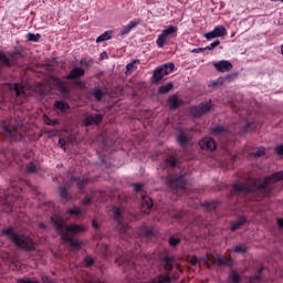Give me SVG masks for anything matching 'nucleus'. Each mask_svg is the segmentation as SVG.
<instances>
[{
    "instance_id": "1",
    "label": "nucleus",
    "mask_w": 283,
    "mask_h": 283,
    "mask_svg": "<svg viewBox=\"0 0 283 283\" xmlns=\"http://www.w3.org/2000/svg\"><path fill=\"white\" fill-rule=\"evenodd\" d=\"M283 180V170L265 177L264 181H254L252 184L237 182L231 190L232 196H255L256 193H263L269 196L271 193V186L273 182Z\"/></svg>"
},
{
    "instance_id": "2",
    "label": "nucleus",
    "mask_w": 283,
    "mask_h": 283,
    "mask_svg": "<svg viewBox=\"0 0 283 283\" xmlns=\"http://www.w3.org/2000/svg\"><path fill=\"white\" fill-rule=\"evenodd\" d=\"M51 220L53 222L55 231L60 233L62 240L66 244H70L73 251H78V249H81V243L75 238V235H78V233H83V231H85V227L77 224L67 226L65 223V220H63L60 216H54L51 218Z\"/></svg>"
},
{
    "instance_id": "3",
    "label": "nucleus",
    "mask_w": 283,
    "mask_h": 283,
    "mask_svg": "<svg viewBox=\"0 0 283 283\" xmlns=\"http://www.w3.org/2000/svg\"><path fill=\"white\" fill-rule=\"evenodd\" d=\"M191 264H207V266H211V264H217L218 266H231L233 264V260L227 256H213V254H207L206 256L198 258L192 256L189 259Z\"/></svg>"
},
{
    "instance_id": "4",
    "label": "nucleus",
    "mask_w": 283,
    "mask_h": 283,
    "mask_svg": "<svg viewBox=\"0 0 283 283\" xmlns=\"http://www.w3.org/2000/svg\"><path fill=\"white\" fill-rule=\"evenodd\" d=\"M2 234L8 235L13 244H15V247H19V249H24L25 251H32V249H34V241H32L30 237L14 233L12 229L2 230Z\"/></svg>"
},
{
    "instance_id": "5",
    "label": "nucleus",
    "mask_w": 283,
    "mask_h": 283,
    "mask_svg": "<svg viewBox=\"0 0 283 283\" xmlns=\"http://www.w3.org/2000/svg\"><path fill=\"white\" fill-rule=\"evenodd\" d=\"M175 36H178V28L169 25L158 35L156 44L158 48H165V45H167L171 39H175Z\"/></svg>"
},
{
    "instance_id": "6",
    "label": "nucleus",
    "mask_w": 283,
    "mask_h": 283,
    "mask_svg": "<svg viewBox=\"0 0 283 283\" xmlns=\"http://www.w3.org/2000/svg\"><path fill=\"white\" fill-rule=\"evenodd\" d=\"M112 213L117 222L116 229L120 233H127V220L125 219V210L123 208L114 207Z\"/></svg>"
},
{
    "instance_id": "7",
    "label": "nucleus",
    "mask_w": 283,
    "mask_h": 283,
    "mask_svg": "<svg viewBox=\"0 0 283 283\" xmlns=\"http://www.w3.org/2000/svg\"><path fill=\"white\" fill-rule=\"evenodd\" d=\"M175 67L176 66L174 65V63H166L155 69L153 78H151L153 83L161 82L164 76H168V74H171L174 72Z\"/></svg>"
},
{
    "instance_id": "8",
    "label": "nucleus",
    "mask_w": 283,
    "mask_h": 283,
    "mask_svg": "<svg viewBox=\"0 0 283 283\" xmlns=\"http://www.w3.org/2000/svg\"><path fill=\"white\" fill-rule=\"evenodd\" d=\"M9 56L11 60L8 59V56L0 52V65L3 67H12L19 59H21V52L19 50H15L13 52L9 53Z\"/></svg>"
},
{
    "instance_id": "9",
    "label": "nucleus",
    "mask_w": 283,
    "mask_h": 283,
    "mask_svg": "<svg viewBox=\"0 0 283 283\" xmlns=\"http://www.w3.org/2000/svg\"><path fill=\"white\" fill-rule=\"evenodd\" d=\"M185 185H187V179L185 178V175L168 178V186L172 190L185 191Z\"/></svg>"
},
{
    "instance_id": "10",
    "label": "nucleus",
    "mask_w": 283,
    "mask_h": 283,
    "mask_svg": "<svg viewBox=\"0 0 283 283\" xmlns=\"http://www.w3.org/2000/svg\"><path fill=\"white\" fill-rule=\"evenodd\" d=\"M21 132H22V128L4 125L2 126L1 134L7 136L8 138H12L13 140H21L22 138Z\"/></svg>"
},
{
    "instance_id": "11",
    "label": "nucleus",
    "mask_w": 283,
    "mask_h": 283,
    "mask_svg": "<svg viewBox=\"0 0 283 283\" xmlns=\"http://www.w3.org/2000/svg\"><path fill=\"white\" fill-rule=\"evenodd\" d=\"M222 36H227V28L224 25H217L212 31L205 34V39H207L208 41Z\"/></svg>"
},
{
    "instance_id": "12",
    "label": "nucleus",
    "mask_w": 283,
    "mask_h": 283,
    "mask_svg": "<svg viewBox=\"0 0 283 283\" xmlns=\"http://www.w3.org/2000/svg\"><path fill=\"white\" fill-rule=\"evenodd\" d=\"M211 109V102H205L199 104L198 106H195L190 109V114L195 116V118H198L199 116H202V114H207Z\"/></svg>"
},
{
    "instance_id": "13",
    "label": "nucleus",
    "mask_w": 283,
    "mask_h": 283,
    "mask_svg": "<svg viewBox=\"0 0 283 283\" xmlns=\"http://www.w3.org/2000/svg\"><path fill=\"white\" fill-rule=\"evenodd\" d=\"M4 90H9V92H14L15 96L18 97L22 96L23 98H25V96H28V88H25V86L21 84H6Z\"/></svg>"
},
{
    "instance_id": "14",
    "label": "nucleus",
    "mask_w": 283,
    "mask_h": 283,
    "mask_svg": "<svg viewBox=\"0 0 283 283\" xmlns=\"http://www.w3.org/2000/svg\"><path fill=\"white\" fill-rule=\"evenodd\" d=\"M199 147L205 149L206 151H216V140L211 137H205L199 142Z\"/></svg>"
},
{
    "instance_id": "15",
    "label": "nucleus",
    "mask_w": 283,
    "mask_h": 283,
    "mask_svg": "<svg viewBox=\"0 0 283 283\" xmlns=\"http://www.w3.org/2000/svg\"><path fill=\"white\" fill-rule=\"evenodd\" d=\"M212 65L217 70V72H231V70H233V64H231L227 60L213 62Z\"/></svg>"
},
{
    "instance_id": "16",
    "label": "nucleus",
    "mask_w": 283,
    "mask_h": 283,
    "mask_svg": "<svg viewBox=\"0 0 283 283\" xmlns=\"http://www.w3.org/2000/svg\"><path fill=\"white\" fill-rule=\"evenodd\" d=\"M17 198H19V195L8 196L6 198V201H4L6 213H11L12 211H14V206L12 205V202H14Z\"/></svg>"
},
{
    "instance_id": "17",
    "label": "nucleus",
    "mask_w": 283,
    "mask_h": 283,
    "mask_svg": "<svg viewBox=\"0 0 283 283\" xmlns=\"http://www.w3.org/2000/svg\"><path fill=\"white\" fill-rule=\"evenodd\" d=\"M99 120H103V115H101V114H96L95 116L88 115L84 119V125L86 127H90V125H98Z\"/></svg>"
},
{
    "instance_id": "18",
    "label": "nucleus",
    "mask_w": 283,
    "mask_h": 283,
    "mask_svg": "<svg viewBox=\"0 0 283 283\" xmlns=\"http://www.w3.org/2000/svg\"><path fill=\"white\" fill-rule=\"evenodd\" d=\"M116 263L118 266H123L124 271H129V269H134V262L129 261L126 256H120L116 259Z\"/></svg>"
},
{
    "instance_id": "19",
    "label": "nucleus",
    "mask_w": 283,
    "mask_h": 283,
    "mask_svg": "<svg viewBox=\"0 0 283 283\" xmlns=\"http://www.w3.org/2000/svg\"><path fill=\"white\" fill-rule=\"evenodd\" d=\"M151 207H154V201H151V198L142 195V211L143 213H147V211H149V209H151Z\"/></svg>"
},
{
    "instance_id": "20",
    "label": "nucleus",
    "mask_w": 283,
    "mask_h": 283,
    "mask_svg": "<svg viewBox=\"0 0 283 283\" xmlns=\"http://www.w3.org/2000/svg\"><path fill=\"white\" fill-rule=\"evenodd\" d=\"M55 112H61L62 114H67L70 109V104L65 101H57L54 103Z\"/></svg>"
},
{
    "instance_id": "21",
    "label": "nucleus",
    "mask_w": 283,
    "mask_h": 283,
    "mask_svg": "<svg viewBox=\"0 0 283 283\" xmlns=\"http://www.w3.org/2000/svg\"><path fill=\"white\" fill-rule=\"evenodd\" d=\"M85 208H78V207H74V208H72V209H69L67 211H66V213L69 214V216H73L74 218H78V219H81V218H83L84 216H85Z\"/></svg>"
},
{
    "instance_id": "22",
    "label": "nucleus",
    "mask_w": 283,
    "mask_h": 283,
    "mask_svg": "<svg viewBox=\"0 0 283 283\" xmlns=\"http://www.w3.org/2000/svg\"><path fill=\"white\" fill-rule=\"evenodd\" d=\"M139 23H140V22H138V21H130L126 27H124V28L120 30V32H119L120 36H125V35H127V34H129V33L134 30V28H137V25H138Z\"/></svg>"
},
{
    "instance_id": "23",
    "label": "nucleus",
    "mask_w": 283,
    "mask_h": 283,
    "mask_svg": "<svg viewBox=\"0 0 283 283\" xmlns=\"http://www.w3.org/2000/svg\"><path fill=\"white\" fill-rule=\"evenodd\" d=\"M181 103H182V99H180V97H178L177 95H172L168 99V106L170 107V109H178Z\"/></svg>"
},
{
    "instance_id": "24",
    "label": "nucleus",
    "mask_w": 283,
    "mask_h": 283,
    "mask_svg": "<svg viewBox=\"0 0 283 283\" xmlns=\"http://www.w3.org/2000/svg\"><path fill=\"white\" fill-rule=\"evenodd\" d=\"M177 140L185 147L189 143V137L187 136V132L184 129H179L177 133Z\"/></svg>"
},
{
    "instance_id": "25",
    "label": "nucleus",
    "mask_w": 283,
    "mask_h": 283,
    "mask_svg": "<svg viewBox=\"0 0 283 283\" xmlns=\"http://www.w3.org/2000/svg\"><path fill=\"white\" fill-rule=\"evenodd\" d=\"M85 74V70L81 67H74L69 74L67 78H81Z\"/></svg>"
},
{
    "instance_id": "26",
    "label": "nucleus",
    "mask_w": 283,
    "mask_h": 283,
    "mask_svg": "<svg viewBox=\"0 0 283 283\" xmlns=\"http://www.w3.org/2000/svg\"><path fill=\"white\" fill-rule=\"evenodd\" d=\"M112 34H114V31L112 30L105 31L99 36H97L96 43H103V41H109V39H112Z\"/></svg>"
},
{
    "instance_id": "27",
    "label": "nucleus",
    "mask_w": 283,
    "mask_h": 283,
    "mask_svg": "<svg viewBox=\"0 0 283 283\" xmlns=\"http://www.w3.org/2000/svg\"><path fill=\"white\" fill-rule=\"evenodd\" d=\"M138 63H140L139 60H134L133 62L128 63L126 65V74H132V72H136V70H138Z\"/></svg>"
},
{
    "instance_id": "28",
    "label": "nucleus",
    "mask_w": 283,
    "mask_h": 283,
    "mask_svg": "<svg viewBox=\"0 0 283 283\" xmlns=\"http://www.w3.org/2000/svg\"><path fill=\"white\" fill-rule=\"evenodd\" d=\"M139 235L142 238H151L154 235V230L147 228L146 226L142 227L139 230Z\"/></svg>"
},
{
    "instance_id": "29",
    "label": "nucleus",
    "mask_w": 283,
    "mask_h": 283,
    "mask_svg": "<svg viewBox=\"0 0 283 283\" xmlns=\"http://www.w3.org/2000/svg\"><path fill=\"white\" fill-rule=\"evenodd\" d=\"M247 222V218L240 217L237 221L231 224V231H238Z\"/></svg>"
},
{
    "instance_id": "30",
    "label": "nucleus",
    "mask_w": 283,
    "mask_h": 283,
    "mask_svg": "<svg viewBox=\"0 0 283 283\" xmlns=\"http://www.w3.org/2000/svg\"><path fill=\"white\" fill-rule=\"evenodd\" d=\"M41 167L34 163H29L27 165V174H36Z\"/></svg>"
},
{
    "instance_id": "31",
    "label": "nucleus",
    "mask_w": 283,
    "mask_h": 283,
    "mask_svg": "<svg viewBox=\"0 0 283 283\" xmlns=\"http://www.w3.org/2000/svg\"><path fill=\"white\" fill-rule=\"evenodd\" d=\"M172 88H174V84L172 83H168V84L161 85L158 88V93L159 94H167L168 92H171Z\"/></svg>"
},
{
    "instance_id": "32",
    "label": "nucleus",
    "mask_w": 283,
    "mask_h": 283,
    "mask_svg": "<svg viewBox=\"0 0 283 283\" xmlns=\"http://www.w3.org/2000/svg\"><path fill=\"white\" fill-rule=\"evenodd\" d=\"M214 136H224L227 134V128L223 126H217L212 129Z\"/></svg>"
},
{
    "instance_id": "33",
    "label": "nucleus",
    "mask_w": 283,
    "mask_h": 283,
    "mask_svg": "<svg viewBox=\"0 0 283 283\" xmlns=\"http://www.w3.org/2000/svg\"><path fill=\"white\" fill-rule=\"evenodd\" d=\"M234 253H247L249 251V247L247 244H238L233 248Z\"/></svg>"
},
{
    "instance_id": "34",
    "label": "nucleus",
    "mask_w": 283,
    "mask_h": 283,
    "mask_svg": "<svg viewBox=\"0 0 283 283\" xmlns=\"http://www.w3.org/2000/svg\"><path fill=\"white\" fill-rule=\"evenodd\" d=\"M25 39L29 40V41H32L33 43H36L39 41V39H41V34L36 33H28L25 35Z\"/></svg>"
},
{
    "instance_id": "35",
    "label": "nucleus",
    "mask_w": 283,
    "mask_h": 283,
    "mask_svg": "<svg viewBox=\"0 0 283 283\" xmlns=\"http://www.w3.org/2000/svg\"><path fill=\"white\" fill-rule=\"evenodd\" d=\"M93 96H95L96 101H101V98H103V96H105V92H103V90H101V88H95L93 91Z\"/></svg>"
},
{
    "instance_id": "36",
    "label": "nucleus",
    "mask_w": 283,
    "mask_h": 283,
    "mask_svg": "<svg viewBox=\"0 0 283 283\" xmlns=\"http://www.w3.org/2000/svg\"><path fill=\"white\" fill-rule=\"evenodd\" d=\"M178 163V159H176V157L174 156H169L167 159H166V165L168 167H176V164Z\"/></svg>"
},
{
    "instance_id": "37",
    "label": "nucleus",
    "mask_w": 283,
    "mask_h": 283,
    "mask_svg": "<svg viewBox=\"0 0 283 283\" xmlns=\"http://www.w3.org/2000/svg\"><path fill=\"white\" fill-rule=\"evenodd\" d=\"M53 83H54L55 87H57V90H60L61 92H67V88H65V86H63V84L61 83V80L54 78Z\"/></svg>"
},
{
    "instance_id": "38",
    "label": "nucleus",
    "mask_w": 283,
    "mask_h": 283,
    "mask_svg": "<svg viewBox=\"0 0 283 283\" xmlns=\"http://www.w3.org/2000/svg\"><path fill=\"white\" fill-rule=\"evenodd\" d=\"M261 273H262V269L259 270L256 275L250 277V283L260 282V280H262Z\"/></svg>"
},
{
    "instance_id": "39",
    "label": "nucleus",
    "mask_w": 283,
    "mask_h": 283,
    "mask_svg": "<svg viewBox=\"0 0 283 283\" xmlns=\"http://www.w3.org/2000/svg\"><path fill=\"white\" fill-rule=\"evenodd\" d=\"M60 193L61 198H63L65 201L70 200V197L67 196V190L64 187H60Z\"/></svg>"
},
{
    "instance_id": "40",
    "label": "nucleus",
    "mask_w": 283,
    "mask_h": 283,
    "mask_svg": "<svg viewBox=\"0 0 283 283\" xmlns=\"http://www.w3.org/2000/svg\"><path fill=\"white\" fill-rule=\"evenodd\" d=\"M265 154H266L265 148H259L255 153H253V156H255L256 158H260L261 156H264Z\"/></svg>"
},
{
    "instance_id": "41",
    "label": "nucleus",
    "mask_w": 283,
    "mask_h": 283,
    "mask_svg": "<svg viewBox=\"0 0 283 283\" xmlns=\"http://www.w3.org/2000/svg\"><path fill=\"white\" fill-rule=\"evenodd\" d=\"M218 45H220V40H216L214 42L210 43L206 50H214V48H218Z\"/></svg>"
},
{
    "instance_id": "42",
    "label": "nucleus",
    "mask_w": 283,
    "mask_h": 283,
    "mask_svg": "<svg viewBox=\"0 0 283 283\" xmlns=\"http://www.w3.org/2000/svg\"><path fill=\"white\" fill-rule=\"evenodd\" d=\"M178 242H180V239L176 238V237H170L169 238V244L170 247H176V244H178Z\"/></svg>"
},
{
    "instance_id": "43",
    "label": "nucleus",
    "mask_w": 283,
    "mask_h": 283,
    "mask_svg": "<svg viewBox=\"0 0 283 283\" xmlns=\"http://www.w3.org/2000/svg\"><path fill=\"white\" fill-rule=\"evenodd\" d=\"M84 262L86 266H92V264H94V259H92L91 256H87L84 259Z\"/></svg>"
},
{
    "instance_id": "44",
    "label": "nucleus",
    "mask_w": 283,
    "mask_h": 283,
    "mask_svg": "<svg viewBox=\"0 0 283 283\" xmlns=\"http://www.w3.org/2000/svg\"><path fill=\"white\" fill-rule=\"evenodd\" d=\"M134 190H135L137 193H140V191L143 190V184H135V185H134Z\"/></svg>"
},
{
    "instance_id": "45",
    "label": "nucleus",
    "mask_w": 283,
    "mask_h": 283,
    "mask_svg": "<svg viewBox=\"0 0 283 283\" xmlns=\"http://www.w3.org/2000/svg\"><path fill=\"white\" fill-rule=\"evenodd\" d=\"M275 151L277 156H283V145L276 146Z\"/></svg>"
},
{
    "instance_id": "46",
    "label": "nucleus",
    "mask_w": 283,
    "mask_h": 283,
    "mask_svg": "<svg viewBox=\"0 0 283 283\" xmlns=\"http://www.w3.org/2000/svg\"><path fill=\"white\" fill-rule=\"evenodd\" d=\"M82 205H83V207H87V206L92 205V199H90V198L83 199Z\"/></svg>"
},
{
    "instance_id": "47",
    "label": "nucleus",
    "mask_w": 283,
    "mask_h": 283,
    "mask_svg": "<svg viewBox=\"0 0 283 283\" xmlns=\"http://www.w3.org/2000/svg\"><path fill=\"white\" fill-rule=\"evenodd\" d=\"M43 122L45 123V125H52V119L48 117V115H43Z\"/></svg>"
},
{
    "instance_id": "48",
    "label": "nucleus",
    "mask_w": 283,
    "mask_h": 283,
    "mask_svg": "<svg viewBox=\"0 0 283 283\" xmlns=\"http://www.w3.org/2000/svg\"><path fill=\"white\" fill-rule=\"evenodd\" d=\"M207 49L198 48L192 50V54H200V52H205Z\"/></svg>"
},
{
    "instance_id": "49",
    "label": "nucleus",
    "mask_w": 283,
    "mask_h": 283,
    "mask_svg": "<svg viewBox=\"0 0 283 283\" xmlns=\"http://www.w3.org/2000/svg\"><path fill=\"white\" fill-rule=\"evenodd\" d=\"M59 145H60L61 149L65 150V139L64 138H60Z\"/></svg>"
},
{
    "instance_id": "50",
    "label": "nucleus",
    "mask_w": 283,
    "mask_h": 283,
    "mask_svg": "<svg viewBox=\"0 0 283 283\" xmlns=\"http://www.w3.org/2000/svg\"><path fill=\"white\" fill-rule=\"evenodd\" d=\"M251 127V124H249V122L247 120L245 123H244V125L242 126V128H243V132H249V128Z\"/></svg>"
},
{
    "instance_id": "51",
    "label": "nucleus",
    "mask_w": 283,
    "mask_h": 283,
    "mask_svg": "<svg viewBox=\"0 0 283 283\" xmlns=\"http://www.w3.org/2000/svg\"><path fill=\"white\" fill-rule=\"evenodd\" d=\"M212 87H217V85H222V80H218L217 82H213Z\"/></svg>"
},
{
    "instance_id": "52",
    "label": "nucleus",
    "mask_w": 283,
    "mask_h": 283,
    "mask_svg": "<svg viewBox=\"0 0 283 283\" xmlns=\"http://www.w3.org/2000/svg\"><path fill=\"white\" fill-rule=\"evenodd\" d=\"M42 280L44 283H52V280L48 276H44Z\"/></svg>"
},
{
    "instance_id": "53",
    "label": "nucleus",
    "mask_w": 283,
    "mask_h": 283,
    "mask_svg": "<svg viewBox=\"0 0 283 283\" xmlns=\"http://www.w3.org/2000/svg\"><path fill=\"white\" fill-rule=\"evenodd\" d=\"M277 226L282 229L283 228V219L277 220Z\"/></svg>"
},
{
    "instance_id": "54",
    "label": "nucleus",
    "mask_w": 283,
    "mask_h": 283,
    "mask_svg": "<svg viewBox=\"0 0 283 283\" xmlns=\"http://www.w3.org/2000/svg\"><path fill=\"white\" fill-rule=\"evenodd\" d=\"M40 94H42V96H45V94H48V91L45 88L40 90Z\"/></svg>"
},
{
    "instance_id": "55",
    "label": "nucleus",
    "mask_w": 283,
    "mask_h": 283,
    "mask_svg": "<svg viewBox=\"0 0 283 283\" xmlns=\"http://www.w3.org/2000/svg\"><path fill=\"white\" fill-rule=\"evenodd\" d=\"M172 218H176L177 220H180V218H182V214L177 213L176 216H172Z\"/></svg>"
},
{
    "instance_id": "56",
    "label": "nucleus",
    "mask_w": 283,
    "mask_h": 283,
    "mask_svg": "<svg viewBox=\"0 0 283 283\" xmlns=\"http://www.w3.org/2000/svg\"><path fill=\"white\" fill-rule=\"evenodd\" d=\"M77 86L83 88L85 87V84L83 82H77Z\"/></svg>"
},
{
    "instance_id": "57",
    "label": "nucleus",
    "mask_w": 283,
    "mask_h": 283,
    "mask_svg": "<svg viewBox=\"0 0 283 283\" xmlns=\"http://www.w3.org/2000/svg\"><path fill=\"white\" fill-rule=\"evenodd\" d=\"M51 125H59L57 119H52V124Z\"/></svg>"
},
{
    "instance_id": "58",
    "label": "nucleus",
    "mask_w": 283,
    "mask_h": 283,
    "mask_svg": "<svg viewBox=\"0 0 283 283\" xmlns=\"http://www.w3.org/2000/svg\"><path fill=\"white\" fill-rule=\"evenodd\" d=\"M93 227L94 229H98V223H96V221H93Z\"/></svg>"
},
{
    "instance_id": "59",
    "label": "nucleus",
    "mask_w": 283,
    "mask_h": 283,
    "mask_svg": "<svg viewBox=\"0 0 283 283\" xmlns=\"http://www.w3.org/2000/svg\"><path fill=\"white\" fill-rule=\"evenodd\" d=\"M39 227H40V229H45V224H43V223H40Z\"/></svg>"
},
{
    "instance_id": "60",
    "label": "nucleus",
    "mask_w": 283,
    "mask_h": 283,
    "mask_svg": "<svg viewBox=\"0 0 283 283\" xmlns=\"http://www.w3.org/2000/svg\"><path fill=\"white\" fill-rule=\"evenodd\" d=\"M82 185H87V180L86 179H82Z\"/></svg>"
},
{
    "instance_id": "61",
    "label": "nucleus",
    "mask_w": 283,
    "mask_h": 283,
    "mask_svg": "<svg viewBox=\"0 0 283 283\" xmlns=\"http://www.w3.org/2000/svg\"><path fill=\"white\" fill-rule=\"evenodd\" d=\"M107 56V53H102V59H105Z\"/></svg>"
},
{
    "instance_id": "62",
    "label": "nucleus",
    "mask_w": 283,
    "mask_h": 283,
    "mask_svg": "<svg viewBox=\"0 0 283 283\" xmlns=\"http://www.w3.org/2000/svg\"><path fill=\"white\" fill-rule=\"evenodd\" d=\"M107 56V53H102V59H105Z\"/></svg>"
},
{
    "instance_id": "63",
    "label": "nucleus",
    "mask_w": 283,
    "mask_h": 283,
    "mask_svg": "<svg viewBox=\"0 0 283 283\" xmlns=\"http://www.w3.org/2000/svg\"><path fill=\"white\" fill-rule=\"evenodd\" d=\"M271 1H282L283 2V0H271Z\"/></svg>"
}]
</instances>
